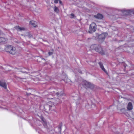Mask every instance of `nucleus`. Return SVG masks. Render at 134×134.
Instances as JSON below:
<instances>
[{
	"mask_svg": "<svg viewBox=\"0 0 134 134\" xmlns=\"http://www.w3.org/2000/svg\"><path fill=\"white\" fill-rule=\"evenodd\" d=\"M50 100L48 102V105L46 106L45 107H49V110H54V111L55 109V105L57 104L60 103L61 102V100L58 98H57L56 100L55 99L52 98H49Z\"/></svg>",
	"mask_w": 134,
	"mask_h": 134,
	"instance_id": "nucleus-1",
	"label": "nucleus"
},
{
	"mask_svg": "<svg viewBox=\"0 0 134 134\" xmlns=\"http://www.w3.org/2000/svg\"><path fill=\"white\" fill-rule=\"evenodd\" d=\"M90 48L91 49L95 50L102 55L105 54L104 51L103 50L102 48L100 45L97 44L92 45L91 46Z\"/></svg>",
	"mask_w": 134,
	"mask_h": 134,
	"instance_id": "nucleus-2",
	"label": "nucleus"
},
{
	"mask_svg": "<svg viewBox=\"0 0 134 134\" xmlns=\"http://www.w3.org/2000/svg\"><path fill=\"white\" fill-rule=\"evenodd\" d=\"M119 11L122 13L124 16H129L134 14V9H133L126 10L125 9L119 10Z\"/></svg>",
	"mask_w": 134,
	"mask_h": 134,
	"instance_id": "nucleus-3",
	"label": "nucleus"
},
{
	"mask_svg": "<svg viewBox=\"0 0 134 134\" xmlns=\"http://www.w3.org/2000/svg\"><path fill=\"white\" fill-rule=\"evenodd\" d=\"M5 50L7 52H9L12 54H15L16 53V49L15 47H14L11 45H8L6 48Z\"/></svg>",
	"mask_w": 134,
	"mask_h": 134,
	"instance_id": "nucleus-4",
	"label": "nucleus"
},
{
	"mask_svg": "<svg viewBox=\"0 0 134 134\" xmlns=\"http://www.w3.org/2000/svg\"><path fill=\"white\" fill-rule=\"evenodd\" d=\"M82 84L83 86L86 88H89L91 89H92L94 87L93 85L86 81H82Z\"/></svg>",
	"mask_w": 134,
	"mask_h": 134,
	"instance_id": "nucleus-5",
	"label": "nucleus"
},
{
	"mask_svg": "<svg viewBox=\"0 0 134 134\" xmlns=\"http://www.w3.org/2000/svg\"><path fill=\"white\" fill-rule=\"evenodd\" d=\"M96 29V24L94 23H92L90 25L89 30V33H91L95 31Z\"/></svg>",
	"mask_w": 134,
	"mask_h": 134,
	"instance_id": "nucleus-6",
	"label": "nucleus"
},
{
	"mask_svg": "<svg viewBox=\"0 0 134 134\" xmlns=\"http://www.w3.org/2000/svg\"><path fill=\"white\" fill-rule=\"evenodd\" d=\"M37 115L41 119L42 123L44 127L46 129H47L48 126L47 125L46 120L44 118L42 115H41V116H40L38 115Z\"/></svg>",
	"mask_w": 134,
	"mask_h": 134,
	"instance_id": "nucleus-7",
	"label": "nucleus"
},
{
	"mask_svg": "<svg viewBox=\"0 0 134 134\" xmlns=\"http://www.w3.org/2000/svg\"><path fill=\"white\" fill-rule=\"evenodd\" d=\"M107 35L108 34L107 33H104L99 35L98 36V38L99 39L103 40Z\"/></svg>",
	"mask_w": 134,
	"mask_h": 134,
	"instance_id": "nucleus-8",
	"label": "nucleus"
},
{
	"mask_svg": "<svg viewBox=\"0 0 134 134\" xmlns=\"http://www.w3.org/2000/svg\"><path fill=\"white\" fill-rule=\"evenodd\" d=\"M15 28L18 31H21L24 30L25 29L24 27H20L19 26H16L15 27Z\"/></svg>",
	"mask_w": 134,
	"mask_h": 134,
	"instance_id": "nucleus-9",
	"label": "nucleus"
},
{
	"mask_svg": "<svg viewBox=\"0 0 134 134\" xmlns=\"http://www.w3.org/2000/svg\"><path fill=\"white\" fill-rule=\"evenodd\" d=\"M94 17L95 18L98 19H102L103 17V15L100 14H98L96 15H94Z\"/></svg>",
	"mask_w": 134,
	"mask_h": 134,
	"instance_id": "nucleus-10",
	"label": "nucleus"
},
{
	"mask_svg": "<svg viewBox=\"0 0 134 134\" xmlns=\"http://www.w3.org/2000/svg\"><path fill=\"white\" fill-rule=\"evenodd\" d=\"M63 91H62L60 92V93L58 92L56 93L55 96L56 97H61L62 96H63V95L64 94H63Z\"/></svg>",
	"mask_w": 134,
	"mask_h": 134,
	"instance_id": "nucleus-11",
	"label": "nucleus"
},
{
	"mask_svg": "<svg viewBox=\"0 0 134 134\" xmlns=\"http://www.w3.org/2000/svg\"><path fill=\"white\" fill-rule=\"evenodd\" d=\"M127 108V109L129 110H131L132 109V104L131 103L129 102L128 103Z\"/></svg>",
	"mask_w": 134,
	"mask_h": 134,
	"instance_id": "nucleus-12",
	"label": "nucleus"
},
{
	"mask_svg": "<svg viewBox=\"0 0 134 134\" xmlns=\"http://www.w3.org/2000/svg\"><path fill=\"white\" fill-rule=\"evenodd\" d=\"M30 24L34 27H36L37 25V22L33 20L30 21Z\"/></svg>",
	"mask_w": 134,
	"mask_h": 134,
	"instance_id": "nucleus-13",
	"label": "nucleus"
},
{
	"mask_svg": "<svg viewBox=\"0 0 134 134\" xmlns=\"http://www.w3.org/2000/svg\"><path fill=\"white\" fill-rule=\"evenodd\" d=\"M0 86L2 87L5 89H6L7 88V85L5 82L0 81Z\"/></svg>",
	"mask_w": 134,
	"mask_h": 134,
	"instance_id": "nucleus-14",
	"label": "nucleus"
},
{
	"mask_svg": "<svg viewBox=\"0 0 134 134\" xmlns=\"http://www.w3.org/2000/svg\"><path fill=\"white\" fill-rule=\"evenodd\" d=\"M99 64L100 66V68L102 69L106 73H107L106 70L104 68L103 64L101 62H99Z\"/></svg>",
	"mask_w": 134,
	"mask_h": 134,
	"instance_id": "nucleus-15",
	"label": "nucleus"
},
{
	"mask_svg": "<svg viewBox=\"0 0 134 134\" xmlns=\"http://www.w3.org/2000/svg\"><path fill=\"white\" fill-rule=\"evenodd\" d=\"M7 41V39L4 37H0V43L5 42Z\"/></svg>",
	"mask_w": 134,
	"mask_h": 134,
	"instance_id": "nucleus-16",
	"label": "nucleus"
},
{
	"mask_svg": "<svg viewBox=\"0 0 134 134\" xmlns=\"http://www.w3.org/2000/svg\"><path fill=\"white\" fill-rule=\"evenodd\" d=\"M54 12L57 13H59V9L57 7L55 6L54 7Z\"/></svg>",
	"mask_w": 134,
	"mask_h": 134,
	"instance_id": "nucleus-17",
	"label": "nucleus"
},
{
	"mask_svg": "<svg viewBox=\"0 0 134 134\" xmlns=\"http://www.w3.org/2000/svg\"><path fill=\"white\" fill-rule=\"evenodd\" d=\"M121 113L125 114L126 111V110L124 108L121 109L120 110Z\"/></svg>",
	"mask_w": 134,
	"mask_h": 134,
	"instance_id": "nucleus-18",
	"label": "nucleus"
},
{
	"mask_svg": "<svg viewBox=\"0 0 134 134\" xmlns=\"http://www.w3.org/2000/svg\"><path fill=\"white\" fill-rule=\"evenodd\" d=\"M75 96L74 97V99L75 100H77V99H78V100H79L80 99V98L79 97L78 98H77L78 97V95L77 94H76L75 95Z\"/></svg>",
	"mask_w": 134,
	"mask_h": 134,
	"instance_id": "nucleus-19",
	"label": "nucleus"
},
{
	"mask_svg": "<svg viewBox=\"0 0 134 134\" xmlns=\"http://www.w3.org/2000/svg\"><path fill=\"white\" fill-rule=\"evenodd\" d=\"M53 50H52L51 52H48V54L49 55H50L53 54Z\"/></svg>",
	"mask_w": 134,
	"mask_h": 134,
	"instance_id": "nucleus-20",
	"label": "nucleus"
},
{
	"mask_svg": "<svg viewBox=\"0 0 134 134\" xmlns=\"http://www.w3.org/2000/svg\"><path fill=\"white\" fill-rule=\"evenodd\" d=\"M71 18H74V14H71Z\"/></svg>",
	"mask_w": 134,
	"mask_h": 134,
	"instance_id": "nucleus-21",
	"label": "nucleus"
},
{
	"mask_svg": "<svg viewBox=\"0 0 134 134\" xmlns=\"http://www.w3.org/2000/svg\"><path fill=\"white\" fill-rule=\"evenodd\" d=\"M59 0H55L54 3H58Z\"/></svg>",
	"mask_w": 134,
	"mask_h": 134,
	"instance_id": "nucleus-22",
	"label": "nucleus"
},
{
	"mask_svg": "<svg viewBox=\"0 0 134 134\" xmlns=\"http://www.w3.org/2000/svg\"><path fill=\"white\" fill-rule=\"evenodd\" d=\"M59 3L60 4H62V2L60 0H59Z\"/></svg>",
	"mask_w": 134,
	"mask_h": 134,
	"instance_id": "nucleus-23",
	"label": "nucleus"
},
{
	"mask_svg": "<svg viewBox=\"0 0 134 134\" xmlns=\"http://www.w3.org/2000/svg\"><path fill=\"white\" fill-rule=\"evenodd\" d=\"M46 105H45V106H44V109H46H46L45 108H47V107H48L49 108V107H45V108H44V107H46Z\"/></svg>",
	"mask_w": 134,
	"mask_h": 134,
	"instance_id": "nucleus-24",
	"label": "nucleus"
},
{
	"mask_svg": "<svg viewBox=\"0 0 134 134\" xmlns=\"http://www.w3.org/2000/svg\"><path fill=\"white\" fill-rule=\"evenodd\" d=\"M1 30H0V34H1Z\"/></svg>",
	"mask_w": 134,
	"mask_h": 134,
	"instance_id": "nucleus-25",
	"label": "nucleus"
},
{
	"mask_svg": "<svg viewBox=\"0 0 134 134\" xmlns=\"http://www.w3.org/2000/svg\"><path fill=\"white\" fill-rule=\"evenodd\" d=\"M53 93H55V92H54V91H53Z\"/></svg>",
	"mask_w": 134,
	"mask_h": 134,
	"instance_id": "nucleus-26",
	"label": "nucleus"
},
{
	"mask_svg": "<svg viewBox=\"0 0 134 134\" xmlns=\"http://www.w3.org/2000/svg\"><path fill=\"white\" fill-rule=\"evenodd\" d=\"M29 36L30 37H31V36Z\"/></svg>",
	"mask_w": 134,
	"mask_h": 134,
	"instance_id": "nucleus-27",
	"label": "nucleus"
}]
</instances>
